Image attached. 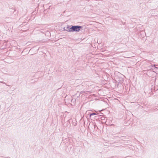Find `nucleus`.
<instances>
[{"instance_id": "nucleus-6", "label": "nucleus", "mask_w": 158, "mask_h": 158, "mask_svg": "<svg viewBox=\"0 0 158 158\" xmlns=\"http://www.w3.org/2000/svg\"><path fill=\"white\" fill-rule=\"evenodd\" d=\"M0 82H1V83H3L4 84H5V83L4 82H3V81H0Z\"/></svg>"}, {"instance_id": "nucleus-4", "label": "nucleus", "mask_w": 158, "mask_h": 158, "mask_svg": "<svg viewBox=\"0 0 158 158\" xmlns=\"http://www.w3.org/2000/svg\"><path fill=\"white\" fill-rule=\"evenodd\" d=\"M87 92V91H81L80 93L81 94H82L83 93H85V92Z\"/></svg>"}, {"instance_id": "nucleus-3", "label": "nucleus", "mask_w": 158, "mask_h": 158, "mask_svg": "<svg viewBox=\"0 0 158 158\" xmlns=\"http://www.w3.org/2000/svg\"><path fill=\"white\" fill-rule=\"evenodd\" d=\"M96 114L95 113H92L91 114H89V117H91L92 116L95 115Z\"/></svg>"}, {"instance_id": "nucleus-8", "label": "nucleus", "mask_w": 158, "mask_h": 158, "mask_svg": "<svg viewBox=\"0 0 158 158\" xmlns=\"http://www.w3.org/2000/svg\"><path fill=\"white\" fill-rule=\"evenodd\" d=\"M93 126L94 127V128H95V125H93Z\"/></svg>"}, {"instance_id": "nucleus-5", "label": "nucleus", "mask_w": 158, "mask_h": 158, "mask_svg": "<svg viewBox=\"0 0 158 158\" xmlns=\"http://www.w3.org/2000/svg\"><path fill=\"white\" fill-rule=\"evenodd\" d=\"M0 82H1V83H3L4 84H5V83L4 82H3V81H0Z\"/></svg>"}, {"instance_id": "nucleus-2", "label": "nucleus", "mask_w": 158, "mask_h": 158, "mask_svg": "<svg viewBox=\"0 0 158 158\" xmlns=\"http://www.w3.org/2000/svg\"><path fill=\"white\" fill-rule=\"evenodd\" d=\"M113 7L116 10H118L119 8V6L118 4L114 3L113 4Z\"/></svg>"}, {"instance_id": "nucleus-1", "label": "nucleus", "mask_w": 158, "mask_h": 158, "mask_svg": "<svg viewBox=\"0 0 158 158\" xmlns=\"http://www.w3.org/2000/svg\"><path fill=\"white\" fill-rule=\"evenodd\" d=\"M81 28L82 27L80 26H72L70 28H69L68 27H67L65 29V28H64L65 30L70 32H79Z\"/></svg>"}, {"instance_id": "nucleus-7", "label": "nucleus", "mask_w": 158, "mask_h": 158, "mask_svg": "<svg viewBox=\"0 0 158 158\" xmlns=\"http://www.w3.org/2000/svg\"><path fill=\"white\" fill-rule=\"evenodd\" d=\"M154 66L156 68H158L157 67H156V65H154Z\"/></svg>"}]
</instances>
